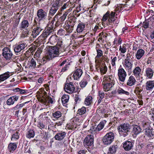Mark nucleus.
Listing matches in <instances>:
<instances>
[{
	"mask_svg": "<svg viewBox=\"0 0 154 154\" xmlns=\"http://www.w3.org/2000/svg\"><path fill=\"white\" fill-rule=\"evenodd\" d=\"M2 54L5 60L8 63L13 61L14 55L10 48L5 47L2 50Z\"/></svg>",
	"mask_w": 154,
	"mask_h": 154,
	"instance_id": "obj_1",
	"label": "nucleus"
},
{
	"mask_svg": "<svg viewBox=\"0 0 154 154\" xmlns=\"http://www.w3.org/2000/svg\"><path fill=\"white\" fill-rule=\"evenodd\" d=\"M131 55L127 54L124 60L123 66L125 68L128 70H131L133 66V58L131 57Z\"/></svg>",
	"mask_w": 154,
	"mask_h": 154,
	"instance_id": "obj_2",
	"label": "nucleus"
},
{
	"mask_svg": "<svg viewBox=\"0 0 154 154\" xmlns=\"http://www.w3.org/2000/svg\"><path fill=\"white\" fill-rule=\"evenodd\" d=\"M114 135L113 133L109 132L107 133L104 136L102 139L103 143L106 145L110 144L113 140Z\"/></svg>",
	"mask_w": 154,
	"mask_h": 154,
	"instance_id": "obj_3",
	"label": "nucleus"
},
{
	"mask_svg": "<svg viewBox=\"0 0 154 154\" xmlns=\"http://www.w3.org/2000/svg\"><path fill=\"white\" fill-rule=\"evenodd\" d=\"M64 90L66 92L69 94H72L76 91L74 84L71 82L66 83L64 86Z\"/></svg>",
	"mask_w": 154,
	"mask_h": 154,
	"instance_id": "obj_4",
	"label": "nucleus"
},
{
	"mask_svg": "<svg viewBox=\"0 0 154 154\" xmlns=\"http://www.w3.org/2000/svg\"><path fill=\"white\" fill-rule=\"evenodd\" d=\"M41 61V59H40L32 58L30 61L29 66L32 69L36 68V66L38 68H39L42 65Z\"/></svg>",
	"mask_w": 154,
	"mask_h": 154,
	"instance_id": "obj_5",
	"label": "nucleus"
},
{
	"mask_svg": "<svg viewBox=\"0 0 154 154\" xmlns=\"http://www.w3.org/2000/svg\"><path fill=\"white\" fill-rule=\"evenodd\" d=\"M118 75L119 80L124 82L127 75V73L123 68H119L118 70Z\"/></svg>",
	"mask_w": 154,
	"mask_h": 154,
	"instance_id": "obj_6",
	"label": "nucleus"
},
{
	"mask_svg": "<svg viewBox=\"0 0 154 154\" xmlns=\"http://www.w3.org/2000/svg\"><path fill=\"white\" fill-rule=\"evenodd\" d=\"M94 137L93 135H88L84 139V145L85 146H91L94 143Z\"/></svg>",
	"mask_w": 154,
	"mask_h": 154,
	"instance_id": "obj_7",
	"label": "nucleus"
},
{
	"mask_svg": "<svg viewBox=\"0 0 154 154\" xmlns=\"http://www.w3.org/2000/svg\"><path fill=\"white\" fill-rule=\"evenodd\" d=\"M131 129V126L128 124L124 123L119 126L117 129L119 132L121 131L127 133ZM127 134V133L126 134Z\"/></svg>",
	"mask_w": 154,
	"mask_h": 154,
	"instance_id": "obj_8",
	"label": "nucleus"
},
{
	"mask_svg": "<svg viewBox=\"0 0 154 154\" xmlns=\"http://www.w3.org/2000/svg\"><path fill=\"white\" fill-rule=\"evenodd\" d=\"M47 13L43 9H39L37 13V15L38 21L43 20L45 19L47 16Z\"/></svg>",
	"mask_w": 154,
	"mask_h": 154,
	"instance_id": "obj_9",
	"label": "nucleus"
},
{
	"mask_svg": "<svg viewBox=\"0 0 154 154\" xmlns=\"http://www.w3.org/2000/svg\"><path fill=\"white\" fill-rule=\"evenodd\" d=\"M42 29L39 23L38 24H37L36 26L33 29V30L32 31L31 35L33 36V38H35L38 35L42 30Z\"/></svg>",
	"mask_w": 154,
	"mask_h": 154,
	"instance_id": "obj_10",
	"label": "nucleus"
},
{
	"mask_svg": "<svg viewBox=\"0 0 154 154\" xmlns=\"http://www.w3.org/2000/svg\"><path fill=\"white\" fill-rule=\"evenodd\" d=\"M26 46V44L23 43L16 45L14 47V50L15 52L17 54L20 53L21 51L23 50Z\"/></svg>",
	"mask_w": 154,
	"mask_h": 154,
	"instance_id": "obj_11",
	"label": "nucleus"
},
{
	"mask_svg": "<svg viewBox=\"0 0 154 154\" xmlns=\"http://www.w3.org/2000/svg\"><path fill=\"white\" fill-rule=\"evenodd\" d=\"M83 73L82 69L80 68L76 69L74 71L73 74V78L74 80H79L82 76Z\"/></svg>",
	"mask_w": 154,
	"mask_h": 154,
	"instance_id": "obj_12",
	"label": "nucleus"
},
{
	"mask_svg": "<svg viewBox=\"0 0 154 154\" xmlns=\"http://www.w3.org/2000/svg\"><path fill=\"white\" fill-rule=\"evenodd\" d=\"M54 57L53 54L51 53L48 51L46 54L42 59H41V63L43 64L45 63L47 60H51L52 58Z\"/></svg>",
	"mask_w": 154,
	"mask_h": 154,
	"instance_id": "obj_13",
	"label": "nucleus"
},
{
	"mask_svg": "<svg viewBox=\"0 0 154 154\" xmlns=\"http://www.w3.org/2000/svg\"><path fill=\"white\" fill-rule=\"evenodd\" d=\"M40 101L45 105H46L47 103L48 104L50 103L52 104L54 101L53 98L48 95L47 97H44L43 98H41Z\"/></svg>",
	"mask_w": 154,
	"mask_h": 154,
	"instance_id": "obj_14",
	"label": "nucleus"
},
{
	"mask_svg": "<svg viewBox=\"0 0 154 154\" xmlns=\"http://www.w3.org/2000/svg\"><path fill=\"white\" fill-rule=\"evenodd\" d=\"M18 99V97L16 96L10 97L6 101V104L8 106L13 105L15 102L17 101Z\"/></svg>",
	"mask_w": 154,
	"mask_h": 154,
	"instance_id": "obj_15",
	"label": "nucleus"
},
{
	"mask_svg": "<svg viewBox=\"0 0 154 154\" xmlns=\"http://www.w3.org/2000/svg\"><path fill=\"white\" fill-rule=\"evenodd\" d=\"M123 147L125 150L129 151L133 147L132 143L131 141L127 140L123 143Z\"/></svg>",
	"mask_w": 154,
	"mask_h": 154,
	"instance_id": "obj_16",
	"label": "nucleus"
},
{
	"mask_svg": "<svg viewBox=\"0 0 154 154\" xmlns=\"http://www.w3.org/2000/svg\"><path fill=\"white\" fill-rule=\"evenodd\" d=\"M48 51L51 53L53 54V55L54 56V57H56L57 55H59V52L57 44L55 46H52L50 48Z\"/></svg>",
	"mask_w": 154,
	"mask_h": 154,
	"instance_id": "obj_17",
	"label": "nucleus"
},
{
	"mask_svg": "<svg viewBox=\"0 0 154 154\" xmlns=\"http://www.w3.org/2000/svg\"><path fill=\"white\" fill-rule=\"evenodd\" d=\"M103 81L106 83L114 84V77L112 75H105L103 79Z\"/></svg>",
	"mask_w": 154,
	"mask_h": 154,
	"instance_id": "obj_18",
	"label": "nucleus"
},
{
	"mask_svg": "<svg viewBox=\"0 0 154 154\" xmlns=\"http://www.w3.org/2000/svg\"><path fill=\"white\" fill-rule=\"evenodd\" d=\"M145 76L149 79H151L152 77L154 72L152 69L147 68L146 70Z\"/></svg>",
	"mask_w": 154,
	"mask_h": 154,
	"instance_id": "obj_19",
	"label": "nucleus"
},
{
	"mask_svg": "<svg viewBox=\"0 0 154 154\" xmlns=\"http://www.w3.org/2000/svg\"><path fill=\"white\" fill-rule=\"evenodd\" d=\"M66 133L65 132H61L57 133L54 137L56 140H61L63 139L65 137Z\"/></svg>",
	"mask_w": 154,
	"mask_h": 154,
	"instance_id": "obj_20",
	"label": "nucleus"
},
{
	"mask_svg": "<svg viewBox=\"0 0 154 154\" xmlns=\"http://www.w3.org/2000/svg\"><path fill=\"white\" fill-rule=\"evenodd\" d=\"M136 80L132 76H130L128 79L126 84L129 86H132L134 85L136 82Z\"/></svg>",
	"mask_w": 154,
	"mask_h": 154,
	"instance_id": "obj_21",
	"label": "nucleus"
},
{
	"mask_svg": "<svg viewBox=\"0 0 154 154\" xmlns=\"http://www.w3.org/2000/svg\"><path fill=\"white\" fill-rule=\"evenodd\" d=\"M11 73L9 72H6L0 75V81H3L7 79L10 76Z\"/></svg>",
	"mask_w": 154,
	"mask_h": 154,
	"instance_id": "obj_22",
	"label": "nucleus"
},
{
	"mask_svg": "<svg viewBox=\"0 0 154 154\" xmlns=\"http://www.w3.org/2000/svg\"><path fill=\"white\" fill-rule=\"evenodd\" d=\"M141 70V69L139 66L136 67L133 71V74L135 77H139Z\"/></svg>",
	"mask_w": 154,
	"mask_h": 154,
	"instance_id": "obj_23",
	"label": "nucleus"
},
{
	"mask_svg": "<svg viewBox=\"0 0 154 154\" xmlns=\"http://www.w3.org/2000/svg\"><path fill=\"white\" fill-rule=\"evenodd\" d=\"M146 88L147 90H151L154 87L153 81H147L145 85Z\"/></svg>",
	"mask_w": 154,
	"mask_h": 154,
	"instance_id": "obj_24",
	"label": "nucleus"
},
{
	"mask_svg": "<svg viewBox=\"0 0 154 154\" xmlns=\"http://www.w3.org/2000/svg\"><path fill=\"white\" fill-rule=\"evenodd\" d=\"M145 53L144 51L142 49H138L137 52L136 57L137 59L140 60L143 56Z\"/></svg>",
	"mask_w": 154,
	"mask_h": 154,
	"instance_id": "obj_25",
	"label": "nucleus"
},
{
	"mask_svg": "<svg viewBox=\"0 0 154 154\" xmlns=\"http://www.w3.org/2000/svg\"><path fill=\"white\" fill-rule=\"evenodd\" d=\"M141 131V129L140 126L137 125H134L133 126L132 132L135 135H137L140 133Z\"/></svg>",
	"mask_w": 154,
	"mask_h": 154,
	"instance_id": "obj_26",
	"label": "nucleus"
},
{
	"mask_svg": "<svg viewBox=\"0 0 154 154\" xmlns=\"http://www.w3.org/2000/svg\"><path fill=\"white\" fill-rule=\"evenodd\" d=\"M85 27V24L83 23H81L78 24L77 26L76 31L78 33H82L84 30Z\"/></svg>",
	"mask_w": 154,
	"mask_h": 154,
	"instance_id": "obj_27",
	"label": "nucleus"
},
{
	"mask_svg": "<svg viewBox=\"0 0 154 154\" xmlns=\"http://www.w3.org/2000/svg\"><path fill=\"white\" fill-rule=\"evenodd\" d=\"M114 85V84L106 83L103 86V89L106 91L110 90Z\"/></svg>",
	"mask_w": 154,
	"mask_h": 154,
	"instance_id": "obj_28",
	"label": "nucleus"
},
{
	"mask_svg": "<svg viewBox=\"0 0 154 154\" xmlns=\"http://www.w3.org/2000/svg\"><path fill=\"white\" fill-rule=\"evenodd\" d=\"M109 12L108 14V21L109 23H110L112 21H114L116 20L115 17V12L112 11L111 12V13H110L109 11H108Z\"/></svg>",
	"mask_w": 154,
	"mask_h": 154,
	"instance_id": "obj_29",
	"label": "nucleus"
},
{
	"mask_svg": "<svg viewBox=\"0 0 154 154\" xmlns=\"http://www.w3.org/2000/svg\"><path fill=\"white\" fill-rule=\"evenodd\" d=\"M117 148V145H113L111 146L109 148L108 153L109 154H114L116 152Z\"/></svg>",
	"mask_w": 154,
	"mask_h": 154,
	"instance_id": "obj_30",
	"label": "nucleus"
},
{
	"mask_svg": "<svg viewBox=\"0 0 154 154\" xmlns=\"http://www.w3.org/2000/svg\"><path fill=\"white\" fill-rule=\"evenodd\" d=\"M106 121L105 120L101 122L96 128V131H99L102 130L104 126L105 123H106Z\"/></svg>",
	"mask_w": 154,
	"mask_h": 154,
	"instance_id": "obj_31",
	"label": "nucleus"
},
{
	"mask_svg": "<svg viewBox=\"0 0 154 154\" xmlns=\"http://www.w3.org/2000/svg\"><path fill=\"white\" fill-rule=\"evenodd\" d=\"M145 134L150 139H153L154 137V135L151 129H146Z\"/></svg>",
	"mask_w": 154,
	"mask_h": 154,
	"instance_id": "obj_32",
	"label": "nucleus"
},
{
	"mask_svg": "<svg viewBox=\"0 0 154 154\" xmlns=\"http://www.w3.org/2000/svg\"><path fill=\"white\" fill-rule=\"evenodd\" d=\"M17 146L15 143H11L8 145V148L10 152L14 151L17 148Z\"/></svg>",
	"mask_w": 154,
	"mask_h": 154,
	"instance_id": "obj_33",
	"label": "nucleus"
},
{
	"mask_svg": "<svg viewBox=\"0 0 154 154\" xmlns=\"http://www.w3.org/2000/svg\"><path fill=\"white\" fill-rule=\"evenodd\" d=\"M92 103V97L91 96H87L85 99L84 103L87 106H90Z\"/></svg>",
	"mask_w": 154,
	"mask_h": 154,
	"instance_id": "obj_34",
	"label": "nucleus"
},
{
	"mask_svg": "<svg viewBox=\"0 0 154 154\" xmlns=\"http://www.w3.org/2000/svg\"><path fill=\"white\" fill-rule=\"evenodd\" d=\"M51 5L52 7L58 9L60 6V0H54L51 3Z\"/></svg>",
	"mask_w": 154,
	"mask_h": 154,
	"instance_id": "obj_35",
	"label": "nucleus"
},
{
	"mask_svg": "<svg viewBox=\"0 0 154 154\" xmlns=\"http://www.w3.org/2000/svg\"><path fill=\"white\" fill-rule=\"evenodd\" d=\"M57 48L59 50V53L65 51V49L63 45H62V42H60L57 44Z\"/></svg>",
	"mask_w": 154,
	"mask_h": 154,
	"instance_id": "obj_36",
	"label": "nucleus"
},
{
	"mask_svg": "<svg viewBox=\"0 0 154 154\" xmlns=\"http://www.w3.org/2000/svg\"><path fill=\"white\" fill-rule=\"evenodd\" d=\"M64 28L66 32L69 33H71L73 30V28L68 23V22L67 24H66L64 26Z\"/></svg>",
	"mask_w": 154,
	"mask_h": 154,
	"instance_id": "obj_37",
	"label": "nucleus"
},
{
	"mask_svg": "<svg viewBox=\"0 0 154 154\" xmlns=\"http://www.w3.org/2000/svg\"><path fill=\"white\" fill-rule=\"evenodd\" d=\"M61 112L57 111L52 113L53 117L56 119H57L61 116Z\"/></svg>",
	"mask_w": 154,
	"mask_h": 154,
	"instance_id": "obj_38",
	"label": "nucleus"
},
{
	"mask_svg": "<svg viewBox=\"0 0 154 154\" xmlns=\"http://www.w3.org/2000/svg\"><path fill=\"white\" fill-rule=\"evenodd\" d=\"M34 131L32 130H30L28 132L26 136L27 138H30L34 137Z\"/></svg>",
	"mask_w": 154,
	"mask_h": 154,
	"instance_id": "obj_39",
	"label": "nucleus"
},
{
	"mask_svg": "<svg viewBox=\"0 0 154 154\" xmlns=\"http://www.w3.org/2000/svg\"><path fill=\"white\" fill-rule=\"evenodd\" d=\"M126 45L125 44H123L122 46L120 45V46L119 50L121 53L124 54L126 51Z\"/></svg>",
	"mask_w": 154,
	"mask_h": 154,
	"instance_id": "obj_40",
	"label": "nucleus"
},
{
	"mask_svg": "<svg viewBox=\"0 0 154 154\" xmlns=\"http://www.w3.org/2000/svg\"><path fill=\"white\" fill-rule=\"evenodd\" d=\"M42 52V48H38L34 55V57L39 59V57Z\"/></svg>",
	"mask_w": 154,
	"mask_h": 154,
	"instance_id": "obj_41",
	"label": "nucleus"
},
{
	"mask_svg": "<svg viewBox=\"0 0 154 154\" xmlns=\"http://www.w3.org/2000/svg\"><path fill=\"white\" fill-rule=\"evenodd\" d=\"M86 108L85 107H82L79 109L77 112V114L80 115H82L85 114L86 112Z\"/></svg>",
	"mask_w": 154,
	"mask_h": 154,
	"instance_id": "obj_42",
	"label": "nucleus"
},
{
	"mask_svg": "<svg viewBox=\"0 0 154 154\" xmlns=\"http://www.w3.org/2000/svg\"><path fill=\"white\" fill-rule=\"evenodd\" d=\"M31 34L32 31H29L27 30H26L25 31L22 32L21 37L24 38L27 36H30L31 35Z\"/></svg>",
	"mask_w": 154,
	"mask_h": 154,
	"instance_id": "obj_43",
	"label": "nucleus"
},
{
	"mask_svg": "<svg viewBox=\"0 0 154 154\" xmlns=\"http://www.w3.org/2000/svg\"><path fill=\"white\" fill-rule=\"evenodd\" d=\"M69 98V96L66 94L64 95L62 97V102L63 103H66L68 101Z\"/></svg>",
	"mask_w": 154,
	"mask_h": 154,
	"instance_id": "obj_44",
	"label": "nucleus"
},
{
	"mask_svg": "<svg viewBox=\"0 0 154 154\" xmlns=\"http://www.w3.org/2000/svg\"><path fill=\"white\" fill-rule=\"evenodd\" d=\"M29 102V101L26 102L24 103H21V104H18L15 106L14 107H13L12 108V109L14 110H17L19 109L22 107L24 104H25L26 103Z\"/></svg>",
	"mask_w": 154,
	"mask_h": 154,
	"instance_id": "obj_45",
	"label": "nucleus"
},
{
	"mask_svg": "<svg viewBox=\"0 0 154 154\" xmlns=\"http://www.w3.org/2000/svg\"><path fill=\"white\" fill-rule=\"evenodd\" d=\"M117 92L119 94H124L128 95L129 94V93L127 91H125L122 88H120L117 90Z\"/></svg>",
	"mask_w": 154,
	"mask_h": 154,
	"instance_id": "obj_46",
	"label": "nucleus"
},
{
	"mask_svg": "<svg viewBox=\"0 0 154 154\" xmlns=\"http://www.w3.org/2000/svg\"><path fill=\"white\" fill-rule=\"evenodd\" d=\"M19 132L18 131H16L12 135L11 138V140H15L18 139L19 138V136L18 135Z\"/></svg>",
	"mask_w": 154,
	"mask_h": 154,
	"instance_id": "obj_47",
	"label": "nucleus"
},
{
	"mask_svg": "<svg viewBox=\"0 0 154 154\" xmlns=\"http://www.w3.org/2000/svg\"><path fill=\"white\" fill-rule=\"evenodd\" d=\"M29 26V23L27 20H24L21 22V28H25Z\"/></svg>",
	"mask_w": 154,
	"mask_h": 154,
	"instance_id": "obj_48",
	"label": "nucleus"
},
{
	"mask_svg": "<svg viewBox=\"0 0 154 154\" xmlns=\"http://www.w3.org/2000/svg\"><path fill=\"white\" fill-rule=\"evenodd\" d=\"M97 55L95 57L96 59H99L100 57L103 56V52L100 49H97Z\"/></svg>",
	"mask_w": 154,
	"mask_h": 154,
	"instance_id": "obj_49",
	"label": "nucleus"
},
{
	"mask_svg": "<svg viewBox=\"0 0 154 154\" xmlns=\"http://www.w3.org/2000/svg\"><path fill=\"white\" fill-rule=\"evenodd\" d=\"M58 9L52 7L50 10L49 15L50 16H53L56 13Z\"/></svg>",
	"mask_w": 154,
	"mask_h": 154,
	"instance_id": "obj_50",
	"label": "nucleus"
},
{
	"mask_svg": "<svg viewBox=\"0 0 154 154\" xmlns=\"http://www.w3.org/2000/svg\"><path fill=\"white\" fill-rule=\"evenodd\" d=\"M107 68L106 66H104L100 68V72L101 73L105 74L107 72Z\"/></svg>",
	"mask_w": 154,
	"mask_h": 154,
	"instance_id": "obj_51",
	"label": "nucleus"
},
{
	"mask_svg": "<svg viewBox=\"0 0 154 154\" xmlns=\"http://www.w3.org/2000/svg\"><path fill=\"white\" fill-rule=\"evenodd\" d=\"M32 52H31V50H28L25 53V58H26V59L27 60L28 58L32 54Z\"/></svg>",
	"mask_w": 154,
	"mask_h": 154,
	"instance_id": "obj_52",
	"label": "nucleus"
},
{
	"mask_svg": "<svg viewBox=\"0 0 154 154\" xmlns=\"http://www.w3.org/2000/svg\"><path fill=\"white\" fill-rule=\"evenodd\" d=\"M80 87L81 88H84L87 84V82L85 80H83L79 83Z\"/></svg>",
	"mask_w": 154,
	"mask_h": 154,
	"instance_id": "obj_53",
	"label": "nucleus"
},
{
	"mask_svg": "<svg viewBox=\"0 0 154 154\" xmlns=\"http://www.w3.org/2000/svg\"><path fill=\"white\" fill-rule=\"evenodd\" d=\"M68 13L67 12H66L65 13H64L62 16L60 17V20L61 21L62 23H63V22L65 19H66L67 15Z\"/></svg>",
	"mask_w": 154,
	"mask_h": 154,
	"instance_id": "obj_54",
	"label": "nucleus"
},
{
	"mask_svg": "<svg viewBox=\"0 0 154 154\" xmlns=\"http://www.w3.org/2000/svg\"><path fill=\"white\" fill-rule=\"evenodd\" d=\"M122 7H123L124 8H125L124 10L128 11L131 8V6L129 5L126 4L124 5H122Z\"/></svg>",
	"mask_w": 154,
	"mask_h": 154,
	"instance_id": "obj_55",
	"label": "nucleus"
},
{
	"mask_svg": "<svg viewBox=\"0 0 154 154\" xmlns=\"http://www.w3.org/2000/svg\"><path fill=\"white\" fill-rule=\"evenodd\" d=\"M109 12H107L103 16L102 19V23L106 20L108 18Z\"/></svg>",
	"mask_w": 154,
	"mask_h": 154,
	"instance_id": "obj_56",
	"label": "nucleus"
},
{
	"mask_svg": "<svg viewBox=\"0 0 154 154\" xmlns=\"http://www.w3.org/2000/svg\"><path fill=\"white\" fill-rule=\"evenodd\" d=\"M69 3L67 2L66 3H65L63 6L61 7V8L60 11H63L64 10L66 9L67 8L69 7Z\"/></svg>",
	"mask_w": 154,
	"mask_h": 154,
	"instance_id": "obj_57",
	"label": "nucleus"
},
{
	"mask_svg": "<svg viewBox=\"0 0 154 154\" xmlns=\"http://www.w3.org/2000/svg\"><path fill=\"white\" fill-rule=\"evenodd\" d=\"M69 64H66L65 66L63 67L61 70V72H64L66 71L69 67Z\"/></svg>",
	"mask_w": 154,
	"mask_h": 154,
	"instance_id": "obj_58",
	"label": "nucleus"
},
{
	"mask_svg": "<svg viewBox=\"0 0 154 154\" xmlns=\"http://www.w3.org/2000/svg\"><path fill=\"white\" fill-rule=\"evenodd\" d=\"M117 57H115L111 60V64L112 66H114L116 65V62L117 60Z\"/></svg>",
	"mask_w": 154,
	"mask_h": 154,
	"instance_id": "obj_59",
	"label": "nucleus"
},
{
	"mask_svg": "<svg viewBox=\"0 0 154 154\" xmlns=\"http://www.w3.org/2000/svg\"><path fill=\"white\" fill-rule=\"evenodd\" d=\"M149 25V23L148 22H144L143 23V26L144 28L146 29L148 27Z\"/></svg>",
	"mask_w": 154,
	"mask_h": 154,
	"instance_id": "obj_60",
	"label": "nucleus"
},
{
	"mask_svg": "<svg viewBox=\"0 0 154 154\" xmlns=\"http://www.w3.org/2000/svg\"><path fill=\"white\" fill-rule=\"evenodd\" d=\"M76 21H73V20L69 21L68 23L69 25L73 28L75 24Z\"/></svg>",
	"mask_w": 154,
	"mask_h": 154,
	"instance_id": "obj_61",
	"label": "nucleus"
},
{
	"mask_svg": "<svg viewBox=\"0 0 154 154\" xmlns=\"http://www.w3.org/2000/svg\"><path fill=\"white\" fill-rule=\"evenodd\" d=\"M49 35L48 32H47L46 31L44 32L42 35V37L44 38V39H45Z\"/></svg>",
	"mask_w": 154,
	"mask_h": 154,
	"instance_id": "obj_62",
	"label": "nucleus"
},
{
	"mask_svg": "<svg viewBox=\"0 0 154 154\" xmlns=\"http://www.w3.org/2000/svg\"><path fill=\"white\" fill-rule=\"evenodd\" d=\"M99 96L100 98L102 99L104 97V93L101 91H99Z\"/></svg>",
	"mask_w": 154,
	"mask_h": 154,
	"instance_id": "obj_63",
	"label": "nucleus"
},
{
	"mask_svg": "<svg viewBox=\"0 0 154 154\" xmlns=\"http://www.w3.org/2000/svg\"><path fill=\"white\" fill-rule=\"evenodd\" d=\"M87 152V150H80L78 152V154H85L86 152Z\"/></svg>",
	"mask_w": 154,
	"mask_h": 154,
	"instance_id": "obj_64",
	"label": "nucleus"
}]
</instances>
